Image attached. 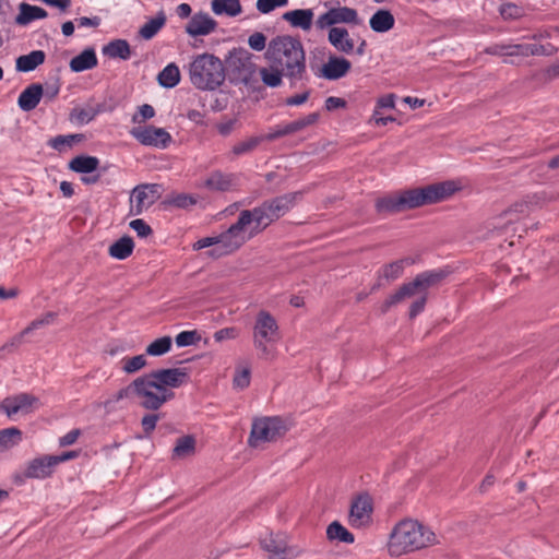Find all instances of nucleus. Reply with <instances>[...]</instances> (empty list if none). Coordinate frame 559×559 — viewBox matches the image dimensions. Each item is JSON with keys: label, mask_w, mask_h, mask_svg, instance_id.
I'll list each match as a JSON object with an SVG mask.
<instances>
[{"label": "nucleus", "mask_w": 559, "mask_h": 559, "mask_svg": "<svg viewBox=\"0 0 559 559\" xmlns=\"http://www.w3.org/2000/svg\"><path fill=\"white\" fill-rule=\"evenodd\" d=\"M270 67L259 70L265 86L278 87L283 78L294 86L307 78L306 51L301 40L290 35H278L272 38L264 53Z\"/></svg>", "instance_id": "nucleus-1"}, {"label": "nucleus", "mask_w": 559, "mask_h": 559, "mask_svg": "<svg viewBox=\"0 0 559 559\" xmlns=\"http://www.w3.org/2000/svg\"><path fill=\"white\" fill-rule=\"evenodd\" d=\"M460 190L456 181H443L429 185L425 188L409 189L390 193L376 201V210L379 214H396L416 209L426 204L443 201Z\"/></svg>", "instance_id": "nucleus-2"}, {"label": "nucleus", "mask_w": 559, "mask_h": 559, "mask_svg": "<svg viewBox=\"0 0 559 559\" xmlns=\"http://www.w3.org/2000/svg\"><path fill=\"white\" fill-rule=\"evenodd\" d=\"M436 543L437 536L428 526L416 520L405 519L392 530L388 550L392 557H400Z\"/></svg>", "instance_id": "nucleus-3"}, {"label": "nucleus", "mask_w": 559, "mask_h": 559, "mask_svg": "<svg viewBox=\"0 0 559 559\" xmlns=\"http://www.w3.org/2000/svg\"><path fill=\"white\" fill-rule=\"evenodd\" d=\"M301 198V192L285 193L269 200H265L259 206L252 210H242L252 230L258 236L266 229L273 222L288 213Z\"/></svg>", "instance_id": "nucleus-4"}, {"label": "nucleus", "mask_w": 559, "mask_h": 559, "mask_svg": "<svg viewBox=\"0 0 559 559\" xmlns=\"http://www.w3.org/2000/svg\"><path fill=\"white\" fill-rule=\"evenodd\" d=\"M174 395L171 390L159 388L145 374L121 389L116 395V401L124 397L133 399L143 408L157 411L167 401L171 400Z\"/></svg>", "instance_id": "nucleus-5"}, {"label": "nucleus", "mask_w": 559, "mask_h": 559, "mask_svg": "<svg viewBox=\"0 0 559 559\" xmlns=\"http://www.w3.org/2000/svg\"><path fill=\"white\" fill-rule=\"evenodd\" d=\"M192 85L202 91H214L225 81V68L219 58L212 53H201L189 64Z\"/></svg>", "instance_id": "nucleus-6"}, {"label": "nucleus", "mask_w": 559, "mask_h": 559, "mask_svg": "<svg viewBox=\"0 0 559 559\" xmlns=\"http://www.w3.org/2000/svg\"><path fill=\"white\" fill-rule=\"evenodd\" d=\"M255 236L246 216L240 212L236 223L224 233L215 236L216 248L211 249L207 253L212 258L230 254Z\"/></svg>", "instance_id": "nucleus-7"}, {"label": "nucleus", "mask_w": 559, "mask_h": 559, "mask_svg": "<svg viewBox=\"0 0 559 559\" xmlns=\"http://www.w3.org/2000/svg\"><path fill=\"white\" fill-rule=\"evenodd\" d=\"M280 328L275 318L267 311L258 312L252 333L254 348L261 357H267L271 353L270 345L280 340Z\"/></svg>", "instance_id": "nucleus-8"}, {"label": "nucleus", "mask_w": 559, "mask_h": 559, "mask_svg": "<svg viewBox=\"0 0 559 559\" xmlns=\"http://www.w3.org/2000/svg\"><path fill=\"white\" fill-rule=\"evenodd\" d=\"M326 11L318 16L316 26L318 29H325L337 26L338 24H346L358 26L361 20L358 12L354 8L342 7L340 1H329L324 3Z\"/></svg>", "instance_id": "nucleus-9"}, {"label": "nucleus", "mask_w": 559, "mask_h": 559, "mask_svg": "<svg viewBox=\"0 0 559 559\" xmlns=\"http://www.w3.org/2000/svg\"><path fill=\"white\" fill-rule=\"evenodd\" d=\"M289 426L286 421H252L247 443L252 449H264L281 439Z\"/></svg>", "instance_id": "nucleus-10"}, {"label": "nucleus", "mask_w": 559, "mask_h": 559, "mask_svg": "<svg viewBox=\"0 0 559 559\" xmlns=\"http://www.w3.org/2000/svg\"><path fill=\"white\" fill-rule=\"evenodd\" d=\"M41 403L38 397L28 394V393H20L13 396L5 397L0 408L8 416H28L34 411L40 407Z\"/></svg>", "instance_id": "nucleus-11"}, {"label": "nucleus", "mask_w": 559, "mask_h": 559, "mask_svg": "<svg viewBox=\"0 0 559 559\" xmlns=\"http://www.w3.org/2000/svg\"><path fill=\"white\" fill-rule=\"evenodd\" d=\"M130 134L142 145L157 148H166L173 141L170 133L164 128L152 124L132 128Z\"/></svg>", "instance_id": "nucleus-12"}, {"label": "nucleus", "mask_w": 559, "mask_h": 559, "mask_svg": "<svg viewBox=\"0 0 559 559\" xmlns=\"http://www.w3.org/2000/svg\"><path fill=\"white\" fill-rule=\"evenodd\" d=\"M373 511L372 499L368 493L357 496L352 504L348 522L353 527L361 528L371 522Z\"/></svg>", "instance_id": "nucleus-13"}, {"label": "nucleus", "mask_w": 559, "mask_h": 559, "mask_svg": "<svg viewBox=\"0 0 559 559\" xmlns=\"http://www.w3.org/2000/svg\"><path fill=\"white\" fill-rule=\"evenodd\" d=\"M261 547L269 554L270 559H294L299 550L288 546L283 534H270L261 539Z\"/></svg>", "instance_id": "nucleus-14"}, {"label": "nucleus", "mask_w": 559, "mask_h": 559, "mask_svg": "<svg viewBox=\"0 0 559 559\" xmlns=\"http://www.w3.org/2000/svg\"><path fill=\"white\" fill-rule=\"evenodd\" d=\"M528 213V204L526 202H516L501 214L492 217L487 223V228L498 234L504 233L509 225L516 223L522 215Z\"/></svg>", "instance_id": "nucleus-15"}, {"label": "nucleus", "mask_w": 559, "mask_h": 559, "mask_svg": "<svg viewBox=\"0 0 559 559\" xmlns=\"http://www.w3.org/2000/svg\"><path fill=\"white\" fill-rule=\"evenodd\" d=\"M56 467V460L52 455L37 456L26 463L24 477L45 479L53 474Z\"/></svg>", "instance_id": "nucleus-16"}, {"label": "nucleus", "mask_w": 559, "mask_h": 559, "mask_svg": "<svg viewBox=\"0 0 559 559\" xmlns=\"http://www.w3.org/2000/svg\"><path fill=\"white\" fill-rule=\"evenodd\" d=\"M159 388H178L188 378V373L181 368L159 369L146 374Z\"/></svg>", "instance_id": "nucleus-17"}, {"label": "nucleus", "mask_w": 559, "mask_h": 559, "mask_svg": "<svg viewBox=\"0 0 559 559\" xmlns=\"http://www.w3.org/2000/svg\"><path fill=\"white\" fill-rule=\"evenodd\" d=\"M230 67L243 81H249L257 71L253 55L246 49L236 50L230 56Z\"/></svg>", "instance_id": "nucleus-18"}, {"label": "nucleus", "mask_w": 559, "mask_h": 559, "mask_svg": "<svg viewBox=\"0 0 559 559\" xmlns=\"http://www.w3.org/2000/svg\"><path fill=\"white\" fill-rule=\"evenodd\" d=\"M328 41L338 52L353 55L355 50V40L347 28L343 26L331 27L328 32Z\"/></svg>", "instance_id": "nucleus-19"}, {"label": "nucleus", "mask_w": 559, "mask_h": 559, "mask_svg": "<svg viewBox=\"0 0 559 559\" xmlns=\"http://www.w3.org/2000/svg\"><path fill=\"white\" fill-rule=\"evenodd\" d=\"M217 22L209 13L199 12L187 23L186 33L192 37L206 36L215 31Z\"/></svg>", "instance_id": "nucleus-20"}, {"label": "nucleus", "mask_w": 559, "mask_h": 559, "mask_svg": "<svg viewBox=\"0 0 559 559\" xmlns=\"http://www.w3.org/2000/svg\"><path fill=\"white\" fill-rule=\"evenodd\" d=\"M158 185H143L133 189L131 201L135 202V214H141L144 209H147L159 198Z\"/></svg>", "instance_id": "nucleus-21"}, {"label": "nucleus", "mask_w": 559, "mask_h": 559, "mask_svg": "<svg viewBox=\"0 0 559 559\" xmlns=\"http://www.w3.org/2000/svg\"><path fill=\"white\" fill-rule=\"evenodd\" d=\"M352 68L350 61L344 57L331 56L320 70V76L335 81L345 76Z\"/></svg>", "instance_id": "nucleus-22"}, {"label": "nucleus", "mask_w": 559, "mask_h": 559, "mask_svg": "<svg viewBox=\"0 0 559 559\" xmlns=\"http://www.w3.org/2000/svg\"><path fill=\"white\" fill-rule=\"evenodd\" d=\"M313 10L312 9H295L287 11L282 15V19L294 28H300L304 32L311 29L313 24Z\"/></svg>", "instance_id": "nucleus-23"}, {"label": "nucleus", "mask_w": 559, "mask_h": 559, "mask_svg": "<svg viewBox=\"0 0 559 559\" xmlns=\"http://www.w3.org/2000/svg\"><path fill=\"white\" fill-rule=\"evenodd\" d=\"M413 263L409 259H402L383 265L378 271L377 283L372 286V290L378 289L383 285L382 281L392 282L399 278L403 272L405 264Z\"/></svg>", "instance_id": "nucleus-24"}, {"label": "nucleus", "mask_w": 559, "mask_h": 559, "mask_svg": "<svg viewBox=\"0 0 559 559\" xmlns=\"http://www.w3.org/2000/svg\"><path fill=\"white\" fill-rule=\"evenodd\" d=\"M44 96V88L39 83L28 85L19 96L17 105L24 111H31L37 107L41 97Z\"/></svg>", "instance_id": "nucleus-25"}, {"label": "nucleus", "mask_w": 559, "mask_h": 559, "mask_svg": "<svg viewBox=\"0 0 559 559\" xmlns=\"http://www.w3.org/2000/svg\"><path fill=\"white\" fill-rule=\"evenodd\" d=\"M236 185V177L233 174H225L215 170L209 175L204 182V187L212 191H228Z\"/></svg>", "instance_id": "nucleus-26"}, {"label": "nucleus", "mask_w": 559, "mask_h": 559, "mask_svg": "<svg viewBox=\"0 0 559 559\" xmlns=\"http://www.w3.org/2000/svg\"><path fill=\"white\" fill-rule=\"evenodd\" d=\"M55 319V312H47L44 317L32 321L22 332L15 335L8 344H5L3 348L20 346L25 335L29 334L34 330L51 324Z\"/></svg>", "instance_id": "nucleus-27"}, {"label": "nucleus", "mask_w": 559, "mask_h": 559, "mask_svg": "<svg viewBox=\"0 0 559 559\" xmlns=\"http://www.w3.org/2000/svg\"><path fill=\"white\" fill-rule=\"evenodd\" d=\"M167 16L166 13L162 10L158 11L157 14L145 22L139 29V36L144 40H150L154 38L159 31L166 25Z\"/></svg>", "instance_id": "nucleus-28"}, {"label": "nucleus", "mask_w": 559, "mask_h": 559, "mask_svg": "<svg viewBox=\"0 0 559 559\" xmlns=\"http://www.w3.org/2000/svg\"><path fill=\"white\" fill-rule=\"evenodd\" d=\"M395 19L389 10L380 9L376 11L370 20V28L376 33H386L394 27Z\"/></svg>", "instance_id": "nucleus-29"}, {"label": "nucleus", "mask_w": 559, "mask_h": 559, "mask_svg": "<svg viewBox=\"0 0 559 559\" xmlns=\"http://www.w3.org/2000/svg\"><path fill=\"white\" fill-rule=\"evenodd\" d=\"M97 62L95 50L86 48L80 55L72 58L69 66L73 72H83L95 68Z\"/></svg>", "instance_id": "nucleus-30"}, {"label": "nucleus", "mask_w": 559, "mask_h": 559, "mask_svg": "<svg viewBox=\"0 0 559 559\" xmlns=\"http://www.w3.org/2000/svg\"><path fill=\"white\" fill-rule=\"evenodd\" d=\"M47 16L48 13L43 8L23 2L19 5V14L15 22L19 25H27L35 20L45 19Z\"/></svg>", "instance_id": "nucleus-31"}, {"label": "nucleus", "mask_w": 559, "mask_h": 559, "mask_svg": "<svg viewBox=\"0 0 559 559\" xmlns=\"http://www.w3.org/2000/svg\"><path fill=\"white\" fill-rule=\"evenodd\" d=\"M46 55L43 50H33L27 55H22L16 59L15 67L20 72H31L43 64Z\"/></svg>", "instance_id": "nucleus-32"}, {"label": "nucleus", "mask_w": 559, "mask_h": 559, "mask_svg": "<svg viewBox=\"0 0 559 559\" xmlns=\"http://www.w3.org/2000/svg\"><path fill=\"white\" fill-rule=\"evenodd\" d=\"M103 111L102 105L91 106L87 105L85 107H75L70 112V120L78 124H87L95 117Z\"/></svg>", "instance_id": "nucleus-33"}, {"label": "nucleus", "mask_w": 559, "mask_h": 559, "mask_svg": "<svg viewBox=\"0 0 559 559\" xmlns=\"http://www.w3.org/2000/svg\"><path fill=\"white\" fill-rule=\"evenodd\" d=\"M103 53L109 58L128 60L131 57V48L126 39H114L103 47Z\"/></svg>", "instance_id": "nucleus-34"}, {"label": "nucleus", "mask_w": 559, "mask_h": 559, "mask_svg": "<svg viewBox=\"0 0 559 559\" xmlns=\"http://www.w3.org/2000/svg\"><path fill=\"white\" fill-rule=\"evenodd\" d=\"M99 166V159L95 156L79 155L69 163V168L79 174H91Z\"/></svg>", "instance_id": "nucleus-35"}, {"label": "nucleus", "mask_w": 559, "mask_h": 559, "mask_svg": "<svg viewBox=\"0 0 559 559\" xmlns=\"http://www.w3.org/2000/svg\"><path fill=\"white\" fill-rule=\"evenodd\" d=\"M211 8L216 15L237 16L242 11L240 0H212Z\"/></svg>", "instance_id": "nucleus-36"}, {"label": "nucleus", "mask_w": 559, "mask_h": 559, "mask_svg": "<svg viewBox=\"0 0 559 559\" xmlns=\"http://www.w3.org/2000/svg\"><path fill=\"white\" fill-rule=\"evenodd\" d=\"M134 242L131 237L124 236L109 247L110 257L124 260L132 254Z\"/></svg>", "instance_id": "nucleus-37"}, {"label": "nucleus", "mask_w": 559, "mask_h": 559, "mask_svg": "<svg viewBox=\"0 0 559 559\" xmlns=\"http://www.w3.org/2000/svg\"><path fill=\"white\" fill-rule=\"evenodd\" d=\"M157 81L163 87H175L180 82L179 68L175 63H169L159 72Z\"/></svg>", "instance_id": "nucleus-38"}, {"label": "nucleus", "mask_w": 559, "mask_h": 559, "mask_svg": "<svg viewBox=\"0 0 559 559\" xmlns=\"http://www.w3.org/2000/svg\"><path fill=\"white\" fill-rule=\"evenodd\" d=\"M326 536L330 540H337L345 544H353L354 535L340 522H332L326 528Z\"/></svg>", "instance_id": "nucleus-39"}, {"label": "nucleus", "mask_w": 559, "mask_h": 559, "mask_svg": "<svg viewBox=\"0 0 559 559\" xmlns=\"http://www.w3.org/2000/svg\"><path fill=\"white\" fill-rule=\"evenodd\" d=\"M22 441V431L15 427L0 430V453L16 447Z\"/></svg>", "instance_id": "nucleus-40"}, {"label": "nucleus", "mask_w": 559, "mask_h": 559, "mask_svg": "<svg viewBox=\"0 0 559 559\" xmlns=\"http://www.w3.org/2000/svg\"><path fill=\"white\" fill-rule=\"evenodd\" d=\"M195 450V440L192 436H183L179 438L173 450V455L176 459H186L191 456Z\"/></svg>", "instance_id": "nucleus-41"}, {"label": "nucleus", "mask_w": 559, "mask_h": 559, "mask_svg": "<svg viewBox=\"0 0 559 559\" xmlns=\"http://www.w3.org/2000/svg\"><path fill=\"white\" fill-rule=\"evenodd\" d=\"M445 276L442 271H427L418 274L415 278L418 282L421 289L427 293L428 288L440 283Z\"/></svg>", "instance_id": "nucleus-42"}, {"label": "nucleus", "mask_w": 559, "mask_h": 559, "mask_svg": "<svg viewBox=\"0 0 559 559\" xmlns=\"http://www.w3.org/2000/svg\"><path fill=\"white\" fill-rule=\"evenodd\" d=\"M83 140V134L57 135L48 141V145L53 150L63 152L67 147H71L75 142Z\"/></svg>", "instance_id": "nucleus-43"}, {"label": "nucleus", "mask_w": 559, "mask_h": 559, "mask_svg": "<svg viewBox=\"0 0 559 559\" xmlns=\"http://www.w3.org/2000/svg\"><path fill=\"white\" fill-rule=\"evenodd\" d=\"M423 294H426L425 290L420 288L416 278H414L412 282L403 284L395 292V299H400V301H402L405 298H411V297H415V296L419 297Z\"/></svg>", "instance_id": "nucleus-44"}, {"label": "nucleus", "mask_w": 559, "mask_h": 559, "mask_svg": "<svg viewBox=\"0 0 559 559\" xmlns=\"http://www.w3.org/2000/svg\"><path fill=\"white\" fill-rule=\"evenodd\" d=\"M171 343L170 336H163L152 342L145 352L150 356H162L170 350Z\"/></svg>", "instance_id": "nucleus-45"}, {"label": "nucleus", "mask_w": 559, "mask_h": 559, "mask_svg": "<svg viewBox=\"0 0 559 559\" xmlns=\"http://www.w3.org/2000/svg\"><path fill=\"white\" fill-rule=\"evenodd\" d=\"M262 141L260 136L249 138L243 140L237 144H235L231 148V153L234 156H240L252 152Z\"/></svg>", "instance_id": "nucleus-46"}, {"label": "nucleus", "mask_w": 559, "mask_h": 559, "mask_svg": "<svg viewBox=\"0 0 559 559\" xmlns=\"http://www.w3.org/2000/svg\"><path fill=\"white\" fill-rule=\"evenodd\" d=\"M122 370L126 373H134L146 366V358L144 355H138L133 357H126L121 360Z\"/></svg>", "instance_id": "nucleus-47"}, {"label": "nucleus", "mask_w": 559, "mask_h": 559, "mask_svg": "<svg viewBox=\"0 0 559 559\" xmlns=\"http://www.w3.org/2000/svg\"><path fill=\"white\" fill-rule=\"evenodd\" d=\"M197 202V197L187 193L175 194L167 200L169 205L176 206L178 209H189L195 205Z\"/></svg>", "instance_id": "nucleus-48"}, {"label": "nucleus", "mask_w": 559, "mask_h": 559, "mask_svg": "<svg viewBox=\"0 0 559 559\" xmlns=\"http://www.w3.org/2000/svg\"><path fill=\"white\" fill-rule=\"evenodd\" d=\"M558 49L550 43L546 45L527 44L528 56H554Z\"/></svg>", "instance_id": "nucleus-49"}, {"label": "nucleus", "mask_w": 559, "mask_h": 559, "mask_svg": "<svg viewBox=\"0 0 559 559\" xmlns=\"http://www.w3.org/2000/svg\"><path fill=\"white\" fill-rule=\"evenodd\" d=\"M155 116V109L152 105L144 104L138 107V111L132 116V122L136 124L144 123Z\"/></svg>", "instance_id": "nucleus-50"}, {"label": "nucleus", "mask_w": 559, "mask_h": 559, "mask_svg": "<svg viewBox=\"0 0 559 559\" xmlns=\"http://www.w3.org/2000/svg\"><path fill=\"white\" fill-rule=\"evenodd\" d=\"M288 4V0H257V10L262 14H267L276 8H283Z\"/></svg>", "instance_id": "nucleus-51"}, {"label": "nucleus", "mask_w": 559, "mask_h": 559, "mask_svg": "<svg viewBox=\"0 0 559 559\" xmlns=\"http://www.w3.org/2000/svg\"><path fill=\"white\" fill-rule=\"evenodd\" d=\"M499 11L504 20H516L524 14L523 9L514 3H504Z\"/></svg>", "instance_id": "nucleus-52"}, {"label": "nucleus", "mask_w": 559, "mask_h": 559, "mask_svg": "<svg viewBox=\"0 0 559 559\" xmlns=\"http://www.w3.org/2000/svg\"><path fill=\"white\" fill-rule=\"evenodd\" d=\"M200 340L197 331H182L176 336V344L179 347L190 346Z\"/></svg>", "instance_id": "nucleus-53"}, {"label": "nucleus", "mask_w": 559, "mask_h": 559, "mask_svg": "<svg viewBox=\"0 0 559 559\" xmlns=\"http://www.w3.org/2000/svg\"><path fill=\"white\" fill-rule=\"evenodd\" d=\"M499 53L503 56L527 57V44L506 45L499 48Z\"/></svg>", "instance_id": "nucleus-54"}, {"label": "nucleus", "mask_w": 559, "mask_h": 559, "mask_svg": "<svg viewBox=\"0 0 559 559\" xmlns=\"http://www.w3.org/2000/svg\"><path fill=\"white\" fill-rule=\"evenodd\" d=\"M319 118V115L317 112L309 114L308 116L300 118L298 120L292 121L290 126L293 129V132L296 133L302 129H305L308 126L313 124Z\"/></svg>", "instance_id": "nucleus-55"}, {"label": "nucleus", "mask_w": 559, "mask_h": 559, "mask_svg": "<svg viewBox=\"0 0 559 559\" xmlns=\"http://www.w3.org/2000/svg\"><path fill=\"white\" fill-rule=\"evenodd\" d=\"M248 45L255 51H262L266 47V36L263 33L255 32L249 36Z\"/></svg>", "instance_id": "nucleus-56"}, {"label": "nucleus", "mask_w": 559, "mask_h": 559, "mask_svg": "<svg viewBox=\"0 0 559 559\" xmlns=\"http://www.w3.org/2000/svg\"><path fill=\"white\" fill-rule=\"evenodd\" d=\"M290 122L275 127L272 132L267 133L264 139L267 141H274L278 138L293 134Z\"/></svg>", "instance_id": "nucleus-57"}, {"label": "nucleus", "mask_w": 559, "mask_h": 559, "mask_svg": "<svg viewBox=\"0 0 559 559\" xmlns=\"http://www.w3.org/2000/svg\"><path fill=\"white\" fill-rule=\"evenodd\" d=\"M130 227L139 237H146L152 234V228L143 219L136 218L130 222Z\"/></svg>", "instance_id": "nucleus-58"}, {"label": "nucleus", "mask_w": 559, "mask_h": 559, "mask_svg": "<svg viewBox=\"0 0 559 559\" xmlns=\"http://www.w3.org/2000/svg\"><path fill=\"white\" fill-rule=\"evenodd\" d=\"M250 383V370L248 368H243L238 370L234 376V385L239 389H245Z\"/></svg>", "instance_id": "nucleus-59"}, {"label": "nucleus", "mask_w": 559, "mask_h": 559, "mask_svg": "<svg viewBox=\"0 0 559 559\" xmlns=\"http://www.w3.org/2000/svg\"><path fill=\"white\" fill-rule=\"evenodd\" d=\"M238 336V331L236 328H224L214 333V340L216 342H222L225 340H233Z\"/></svg>", "instance_id": "nucleus-60"}, {"label": "nucleus", "mask_w": 559, "mask_h": 559, "mask_svg": "<svg viewBox=\"0 0 559 559\" xmlns=\"http://www.w3.org/2000/svg\"><path fill=\"white\" fill-rule=\"evenodd\" d=\"M426 301H427V293L420 295L415 301H413V304L411 305V308H409V317L412 319L415 318L416 316H418L424 310Z\"/></svg>", "instance_id": "nucleus-61"}, {"label": "nucleus", "mask_w": 559, "mask_h": 559, "mask_svg": "<svg viewBox=\"0 0 559 559\" xmlns=\"http://www.w3.org/2000/svg\"><path fill=\"white\" fill-rule=\"evenodd\" d=\"M80 436H81L80 429H72L71 431H69L68 433H66L64 436L59 438V445L60 447L72 445L78 441Z\"/></svg>", "instance_id": "nucleus-62"}, {"label": "nucleus", "mask_w": 559, "mask_h": 559, "mask_svg": "<svg viewBox=\"0 0 559 559\" xmlns=\"http://www.w3.org/2000/svg\"><path fill=\"white\" fill-rule=\"evenodd\" d=\"M394 106H395V95L388 94L378 99L376 109H378V110L380 108L393 109Z\"/></svg>", "instance_id": "nucleus-63"}, {"label": "nucleus", "mask_w": 559, "mask_h": 559, "mask_svg": "<svg viewBox=\"0 0 559 559\" xmlns=\"http://www.w3.org/2000/svg\"><path fill=\"white\" fill-rule=\"evenodd\" d=\"M209 247H212V249L216 248L215 236L201 238L197 242L193 243L194 250H201V249L209 248Z\"/></svg>", "instance_id": "nucleus-64"}]
</instances>
